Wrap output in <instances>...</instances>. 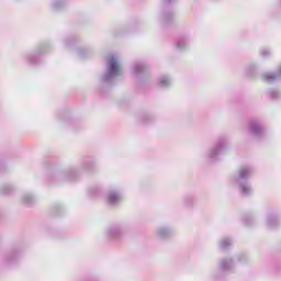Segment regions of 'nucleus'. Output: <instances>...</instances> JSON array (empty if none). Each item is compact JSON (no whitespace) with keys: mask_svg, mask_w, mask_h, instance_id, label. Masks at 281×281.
<instances>
[{"mask_svg":"<svg viewBox=\"0 0 281 281\" xmlns=\"http://www.w3.org/2000/svg\"><path fill=\"white\" fill-rule=\"evenodd\" d=\"M95 170V159L93 157H85L81 159L79 167H70L58 171H49L47 181L56 186L63 183H74L82 177V172H93Z\"/></svg>","mask_w":281,"mask_h":281,"instance_id":"1","label":"nucleus"},{"mask_svg":"<svg viewBox=\"0 0 281 281\" xmlns=\"http://www.w3.org/2000/svg\"><path fill=\"white\" fill-rule=\"evenodd\" d=\"M120 76H122V65L117 59V55L111 54L106 57L105 71L100 76L102 89H111Z\"/></svg>","mask_w":281,"mask_h":281,"instance_id":"2","label":"nucleus"},{"mask_svg":"<svg viewBox=\"0 0 281 281\" xmlns=\"http://www.w3.org/2000/svg\"><path fill=\"white\" fill-rule=\"evenodd\" d=\"M254 176V167L244 166L233 176V183L239 190L241 196H251L254 188L249 179Z\"/></svg>","mask_w":281,"mask_h":281,"instance_id":"3","label":"nucleus"},{"mask_svg":"<svg viewBox=\"0 0 281 281\" xmlns=\"http://www.w3.org/2000/svg\"><path fill=\"white\" fill-rule=\"evenodd\" d=\"M49 49H52V45L47 42L41 43L36 46L35 52L24 53L22 59L27 65H41V56H45Z\"/></svg>","mask_w":281,"mask_h":281,"instance_id":"4","label":"nucleus"},{"mask_svg":"<svg viewBox=\"0 0 281 281\" xmlns=\"http://www.w3.org/2000/svg\"><path fill=\"white\" fill-rule=\"evenodd\" d=\"M229 146L227 137H221L217 139L215 145L207 151V157L211 161H218L221 156L225 155Z\"/></svg>","mask_w":281,"mask_h":281,"instance_id":"5","label":"nucleus"},{"mask_svg":"<svg viewBox=\"0 0 281 281\" xmlns=\"http://www.w3.org/2000/svg\"><path fill=\"white\" fill-rule=\"evenodd\" d=\"M236 267V261L232 257H224L217 262V270L213 273V278H224L226 273H232Z\"/></svg>","mask_w":281,"mask_h":281,"instance_id":"6","label":"nucleus"},{"mask_svg":"<svg viewBox=\"0 0 281 281\" xmlns=\"http://www.w3.org/2000/svg\"><path fill=\"white\" fill-rule=\"evenodd\" d=\"M248 132L255 139H263L267 136V130L265 128V123L260 119H250L248 123Z\"/></svg>","mask_w":281,"mask_h":281,"instance_id":"7","label":"nucleus"},{"mask_svg":"<svg viewBox=\"0 0 281 281\" xmlns=\"http://www.w3.org/2000/svg\"><path fill=\"white\" fill-rule=\"evenodd\" d=\"M124 199V193L120 189V187H110L105 191V202L110 205V207H117L122 203Z\"/></svg>","mask_w":281,"mask_h":281,"instance_id":"8","label":"nucleus"},{"mask_svg":"<svg viewBox=\"0 0 281 281\" xmlns=\"http://www.w3.org/2000/svg\"><path fill=\"white\" fill-rule=\"evenodd\" d=\"M176 0H162L164 8L158 18L160 25H170L175 21V11L169 7L170 3H175Z\"/></svg>","mask_w":281,"mask_h":281,"instance_id":"9","label":"nucleus"},{"mask_svg":"<svg viewBox=\"0 0 281 281\" xmlns=\"http://www.w3.org/2000/svg\"><path fill=\"white\" fill-rule=\"evenodd\" d=\"M126 232H128V225L126 223H117L106 228L105 236L110 238V240H119Z\"/></svg>","mask_w":281,"mask_h":281,"instance_id":"10","label":"nucleus"},{"mask_svg":"<svg viewBox=\"0 0 281 281\" xmlns=\"http://www.w3.org/2000/svg\"><path fill=\"white\" fill-rule=\"evenodd\" d=\"M133 74L138 80H146L150 74V68L144 61H137L133 65Z\"/></svg>","mask_w":281,"mask_h":281,"instance_id":"11","label":"nucleus"},{"mask_svg":"<svg viewBox=\"0 0 281 281\" xmlns=\"http://www.w3.org/2000/svg\"><path fill=\"white\" fill-rule=\"evenodd\" d=\"M261 80L263 82H267L268 85H273V82H278V80H281V65L277 68L276 71L262 72Z\"/></svg>","mask_w":281,"mask_h":281,"instance_id":"12","label":"nucleus"},{"mask_svg":"<svg viewBox=\"0 0 281 281\" xmlns=\"http://www.w3.org/2000/svg\"><path fill=\"white\" fill-rule=\"evenodd\" d=\"M172 234H175V231L169 226H158L155 232V235L159 240H168Z\"/></svg>","mask_w":281,"mask_h":281,"instance_id":"13","label":"nucleus"},{"mask_svg":"<svg viewBox=\"0 0 281 281\" xmlns=\"http://www.w3.org/2000/svg\"><path fill=\"white\" fill-rule=\"evenodd\" d=\"M281 225L280 216L276 213H270L266 217V227L268 229H278V227Z\"/></svg>","mask_w":281,"mask_h":281,"instance_id":"14","label":"nucleus"},{"mask_svg":"<svg viewBox=\"0 0 281 281\" xmlns=\"http://www.w3.org/2000/svg\"><path fill=\"white\" fill-rule=\"evenodd\" d=\"M23 254V251L20 248H13L11 251H9L4 256V262L7 265H14L16 260H19V257Z\"/></svg>","mask_w":281,"mask_h":281,"instance_id":"15","label":"nucleus"},{"mask_svg":"<svg viewBox=\"0 0 281 281\" xmlns=\"http://www.w3.org/2000/svg\"><path fill=\"white\" fill-rule=\"evenodd\" d=\"M191 41L192 40L188 35L179 37L176 42V49L178 52H186V49L189 47Z\"/></svg>","mask_w":281,"mask_h":281,"instance_id":"16","label":"nucleus"},{"mask_svg":"<svg viewBox=\"0 0 281 281\" xmlns=\"http://www.w3.org/2000/svg\"><path fill=\"white\" fill-rule=\"evenodd\" d=\"M58 120L61 122H66L67 124H70L74 128H76V124H78V121L71 119V114H69V111H61L57 114Z\"/></svg>","mask_w":281,"mask_h":281,"instance_id":"17","label":"nucleus"},{"mask_svg":"<svg viewBox=\"0 0 281 281\" xmlns=\"http://www.w3.org/2000/svg\"><path fill=\"white\" fill-rule=\"evenodd\" d=\"M267 95L269 100H272V102H278V100H281V89L280 88H269L267 90Z\"/></svg>","mask_w":281,"mask_h":281,"instance_id":"18","label":"nucleus"},{"mask_svg":"<svg viewBox=\"0 0 281 281\" xmlns=\"http://www.w3.org/2000/svg\"><path fill=\"white\" fill-rule=\"evenodd\" d=\"M67 7V0H53L50 2V10L53 12H60V10H65Z\"/></svg>","mask_w":281,"mask_h":281,"instance_id":"19","label":"nucleus"},{"mask_svg":"<svg viewBox=\"0 0 281 281\" xmlns=\"http://www.w3.org/2000/svg\"><path fill=\"white\" fill-rule=\"evenodd\" d=\"M196 204V196L194 194H187L182 196V205L184 207H193Z\"/></svg>","mask_w":281,"mask_h":281,"instance_id":"20","label":"nucleus"},{"mask_svg":"<svg viewBox=\"0 0 281 281\" xmlns=\"http://www.w3.org/2000/svg\"><path fill=\"white\" fill-rule=\"evenodd\" d=\"M21 202L23 203V205H34V203H36V195L26 192L22 195Z\"/></svg>","mask_w":281,"mask_h":281,"instance_id":"21","label":"nucleus"},{"mask_svg":"<svg viewBox=\"0 0 281 281\" xmlns=\"http://www.w3.org/2000/svg\"><path fill=\"white\" fill-rule=\"evenodd\" d=\"M170 85H172V78H170V76L164 75L158 78V86L162 89H168Z\"/></svg>","mask_w":281,"mask_h":281,"instance_id":"22","label":"nucleus"},{"mask_svg":"<svg viewBox=\"0 0 281 281\" xmlns=\"http://www.w3.org/2000/svg\"><path fill=\"white\" fill-rule=\"evenodd\" d=\"M14 193V186L12 184H2L0 187V194H2L3 196H10V194Z\"/></svg>","mask_w":281,"mask_h":281,"instance_id":"23","label":"nucleus"},{"mask_svg":"<svg viewBox=\"0 0 281 281\" xmlns=\"http://www.w3.org/2000/svg\"><path fill=\"white\" fill-rule=\"evenodd\" d=\"M77 56L81 59L89 58L91 56V49L88 47H79L77 49Z\"/></svg>","mask_w":281,"mask_h":281,"instance_id":"24","label":"nucleus"},{"mask_svg":"<svg viewBox=\"0 0 281 281\" xmlns=\"http://www.w3.org/2000/svg\"><path fill=\"white\" fill-rule=\"evenodd\" d=\"M246 74H247V76H249L250 78H256V76H258V65H256V64H250V65L246 68Z\"/></svg>","mask_w":281,"mask_h":281,"instance_id":"25","label":"nucleus"},{"mask_svg":"<svg viewBox=\"0 0 281 281\" xmlns=\"http://www.w3.org/2000/svg\"><path fill=\"white\" fill-rule=\"evenodd\" d=\"M233 245V240L229 237H224L221 239L220 241V248L223 251H227V249H229V246Z\"/></svg>","mask_w":281,"mask_h":281,"instance_id":"26","label":"nucleus"},{"mask_svg":"<svg viewBox=\"0 0 281 281\" xmlns=\"http://www.w3.org/2000/svg\"><path fill=\"white\" fill-rule=\"evenodd\" d=\"M243 223L246 225V227H251L254 223H256V220H254V215L251 214H246L243 217Z\"/></svg>","mask_w":281,"mask_h":281,"instance_id":"27","label":"nucleus"},{"mask_svg":"<svg viewBox=\"0 0 281 281\" xmlns=\"http://www.w3.org/2000/svg\"><path fill=\"white\" fill-rule=\"evenodd\" d=\"M64 45H65L66 49H71V47H74V45H76V37L75 36L66 37L64 41Z\"/></svg>","mask_w":281,"mask_h":281,"instance_id":"28","label":"nucleus"},{"mask_svg":"<svg viewBox=\"0 0 281 281\" xmlns=\"http://www.w3.org/2000/svg\"><path fill=\"white\" fill-rule=\"evenodd\" d=\"M140 122H142V124H153V122H155V115H153V114H144L140 117Z\"/></svg>","mask_w":281,"mask_h":281,"instance_id":"29","label":"nucleus"},{"mask_svg":"<svg viewBox=\"0 0 281 281\" xmlns=\"http://www.w3.org/2000/svg\"><path fill=\"white\" fill-rule=\"evenodd\" d=\"M52 213L54 214V216H60V214L63 213V206H60V204H56L52 207Z\"/></svg>","mask_w":281,"mask_h":281,"instance_id":"30","label":"nucleus"},{"mask_svg":"<svg viewBox=\"0 0 281 281\" xmlns=\"http://www.w3.org/2000/svg\"><path fill=\"white\" fill-rule=\"evenodd\" d=\"M259 54H260V57L261 58H271V49H269V48H262L260 52H259Z\"/></svg>","mask_w":281,"mask_h":281,"instance_id":"31","label":"nucleus"},{"mask_svg":"<svg viewBox=\"0 0 281 281\" xmlns=\"http://www.w3.org/2000/svg\"><path fill=\"white\" fill-rule=\"evenodd\" d=\"M89 194H90V196H98V194H100V188H98V187L90 188Z\"/></svg>","mask_w":281,"mask_h":281,"instance_id":"32","label":"nucleus"},{"mask_svg":"<svg viewBox=\"0 0 281 281\" xmlns=\"http://www.w3.org/2000/svg\"><path fill=\"white\" fill-rule=\"evenodd\" d=\"M237 262H247V255L241 254L236 258Z\"/></svg>","mask_w":281,"mask_h":281,"instance_id":"33","label":"nucleus"},{"mask_svg":"<svg viewBox=\"0 0 281 281\" xmlns=\"http://www.w3.org/2000/svg\"><path fill=\"white\" fill-rule=\"evenodd\" d=\"M5 168V162L0 159V170H3Z\"/></svg>","mask_w":281,"mask_h":281,"instance_id":"34","label":"nucleus"},{"mask_svg":"<svg viewBox=\"0 0 281 281\" xmlns=\"http://www.w3.org/2000/svg\"><path fill=\"white\" fill-rule=\"evenodd\" d=\"M279 5H281V0H279Z\"/></svg>","mask_w":281,"mask_h":281,"instance_id":"35","label":"nucleus"},{"mask_svg":"<svg viewBox=\"0 0 281 281\" xmlns=\"http://www.w3.org/2000/svg\"><path fill=\"white\" fill-rule=\"evenodd\" d=\"M101 93H104V90L101 89Z\"/></svg>","mask_w":281,"mask_h":281,"instance_id":"36","label":"nucleus"}]
</instances>
